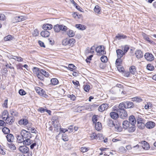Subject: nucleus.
I'll use <instances>...</instances> for the list:
<instances>
[{
    "label": "nucleus",
    "mask_w": 156,
    "mask_h": 156,
    "mask_svg": "<svg viewBox=\"0 0 156 156\" xmlns=\"http://www.w3.org/2000/svg\"><path fill=\"white\" fill-rule=\"evenodd\" d=\"M76 42V40L73 38L70 39L66 38L62 40V43L63 45H69V46L72 47L74 46Z\"/></svg>",
    "instance_id": "nucleus-1"
},
{
    "label": "nucleus",
    "mask_w": 156,
    "mask_h": 156,
    "mask_svg": "<svg viewBox=\"0 0 156 156\" xmlns=\"http://www.w3.org/2000/svg\"><path fill=\"white\" fill-rule=\"evenodd\" d=\"M54 31L58 33L61 31L66 32L68 29V27L63 24H56L53 27Z\"/></svg>",
    "instance_id": "nucleus-2"
},
{
    "label": "nucleus",
    "mask_w": 156,
    "mask_h": 156,
    "mask_svg": "<svg viewBox=\"0 0 156 156\" xmlns=\"http://www.w3.org/2000/svg\"><path fill=\"white\" fill-rule=\"evenodd\" d=\"M95 51L97 55H98L101 56L106 54L104 47L102 45L99 46L97 47Z\"/></svg>",
    "instance_id": "nucleus-3"
},
{
    "label": "nucleus",
    "mask_w": 156,
    "mask_h": 156,
    "mask_svg": "<svg viewBox=\"0 0 156 156\" xmlns=\"http://www.w3.org/2000/svg\"><path fill=\"white\" fill-rule=\"evenodd\" d=\"M35 90L36 92L41 96L46 97L47 95L45 91L41 88L38 87H35Z\"/></svg>",
    "instance_id": "nucleus-4"
},
{
    "label": "nucleus",
    "mask_w": 156,
    "mask_h": 156,
    "mask_svg": "<svg viewBox=\"0 0 156 156\" xmlns=\"http://www.w3.org/2000/svg\"><path fill=\"white\" fill-rule=\"evenodd\" d=\"M125 102H122L119 104L118 106V108L116 107H114L113 108V111L118 112L119 110H125V109H127L126 104Z\"/></svg>",
    "instance_id": "nucleus-5"
},
{
    "label": "nucleus",
    "mask_w": 156,
    "mask_h": 156,
    "mask_svg": "<svg viewBox=\"0 0 156 156\" xmlns=\"http://www.w3.org/2000/svg\"><path fill=\"white\" fill-rule=\"evenodd\" d=\"M20 134L25 139L31 138V134L30 132L24 129L21 131Z\"/></svg>",
    "instance_id": "nucleus-6"
},
{
    "label": "nucleus",
    "mask_w": 156,
    "mask_h": 156,
    "mask_svg": "<svg viewBox=\"0 0 156 156\" xmlns=\"http://www.w3.org/2000/svg\"><path fill=\"white\" fill-rule=\"evenodd\" d=\"M35 69V72L38 78L41 80H44V78L41 72V69L40 70L39 69L37 68H34Z\"/></svg>",
    "instance_id": "nucleus-7"
},
{
    "label": "nucleus",
    "mask_w": 156,
    "mask_h": 156,
    "mask_svg": "<svg viewBox=\"0 0 156 156\" xmlns=\"http://www.w3.org/2000/svg\"><path fill=\"white\" fill-rule=\"evenodd\" d=\"M113 125L115 128V130L117 132H121L122 129L121 126V124L118 121L116 120L113 123Z\"/></svg>",
    "instance_id": "nucleus-8"
},
{
    "label": "nucleus",
    "mask_w": 156,
    "mask_h": 156,
    "mask_svg": "<svg viewBox=\"0 0 156 156\" xmlns=\"http://www.w3.org/2000/svg\"><path fill=\"white\" fill-rule=\"evenodd\" d=\"M30 138H28L26 139L24 141L23 144L24 145H30L31 144L30 146H35L37 144L35 142L33 143L32 140L30 139Z\"/></svg>",
    "instance_id": "nucleus-9"
},
{
    "label": "nucleus",
    "mask_w": 156,
    "mask_h": 156,
    "mask_svg": "<svg viewBox=\"0 0 156 156\" xmlns=\"http://www.w3.org/2000/svg\"><path fill=\"white\" fill-rule=\"evenodd\" d=\"M15 119L13 116L10 115L5 120L6 123L9 125H12L14 122Z\"/></svg>",
    "instance_id": "nucleus-10"
},
{
    "label": "nucleus",
    "mask_w": 156,
    "mask_h": 156,
    "mask_svg": "<svg viewBox=\"0 0 156 156\" xmlns=\"http://www.w3.org/2000/svg\"><path fill=\"white\" fill-rule=\"evenodd\" d=\"M26 20V17L24 16L15 17L12 20L13 23H17L22 21Z\"/></svg>",
    "instance_id": "nucleus-11"
},
{
    "label": "nucleus",
    "mask_w": 156,
    "mask_h": 156,
    "mask_svg": "<svg viewBox=\"0 0 156 156\" xmlns=\"http://www.w3.org/2000/svg\"><path fill=\"white\" fill-rule=\"evenodd\" d=\"M109 107L108 105L107 104H104L101 105L98 108L99 112H102L106 110Z\"/></svg>",
    "instance_id": "nucleus-12"
},
{
    "label": "nucleus",
    "mask_w": 156,
    "mask_h": 156,
    "mask_svg": "<svg viewBox=\"0 0 156 156\" xmlns=\"http://www.w3.org/2000/svg\"><path fill=\"white\" fill-rule=\"evenodd\" d=\"M145 59L148 61H151L154 60V57L153 55L150 53H146L144 55Z\"/></svg>",
    "instance_id": "nucleus-13"
},
{
    "label": "nucleus",
    "mask_w": 156,
    "mask_h": 156,
    "mask_svg": "<svg viewBox=\"0 0 156 156\" xmlns=\"http://www.w3.org/2000/svg\"><path fill=\"white\" fill-rule=\"evenodd\" d=\"M9 116V112L7 110H4L1 114L2 118L3 120L5 121Z\"/></svg>",
    "instance_id": "nucleus-14"
},
{
    "label": "nucleus",
    "mask_w": 156,
    "mask_h": 156,
    "mask_svg": "<svg viewBox=\"0 0 156 156\" xmlns=\"http://www.w3.org/2000/svg\"><path fill=\"white\" fill-rule=\"evenodd\" d=\"M42 28L44 30L47 31L53 28V26L50 24L46 23L43 25Z\"/></svg>",
    "instance_id": "nucleus-15"
},
{
    "label": "nucleus",
    "mask_w": 156,
    "mask_h": 156,
    "mask_svg": "<svg viewBox=\"0 0 156 156\" xmlns=\"http://www.w3.org/2000/svg\"><path fill=\"white\" fill-rule=\"evenodd\" d=\"M155 123L152 121H149L145 124L146 127L148 129H151L153 128L155 126Z\"/></svg>",
    "instance_id": "nucleus-16"
},
{
    "label": "nucleus",
    "mask_w": 156,
    "mask_h": 156,
    "mask_svg": "<svg viewBox=\"0 0 156 156\" xmlns=\"http://www.w3.org/2000/svg\"><path fill=\"white\" fill-rule=\"evenodd\" d=\"M112 112L110 113V115L111 117L114 119H116L119 117L118 113L116 111Z\"/></svg>",
    "instance_id": "nucleus-17"
},
{
    "label": "nucleus",
    "mask_w": 156,
    "mask_h": 156,
    "mask_svg": "<svg viewBox=\"0 0 156 156\" xmlns=\"http://www.w3.org/2000/svg\"><path fill=\"white\" fill-rule=\"evenodd\" d=\"M129 72L132 74L135 75L137 72L136 67L134 66H132L129 68Z\"/></svg>",
    "instance_id": "nucleus-18"
},
{
    "label": "nucleus",
    "mask_w": 156,
    "mask_h": 156,
    "mask_svg": "<svg viewBox=\"0 0 156 156\" xmlns=\"http://www.w3.org/2000/svg\"><path fill=\"white\" fill-rule=\"evenodd\" d=\"M29 122L27 119H22L19 120L18 122V124L20 125H27Z\"/></svg>",
    "instance_id": "nucleus-19"
},
{
    "label": "nucleus",
    "mask_w": 156,
    "mask_h": 156,
    "mask_svg": "<svg viewBox=\"0 0 156 156\" xmlns=\"http://www.w3.org/2000/svg\"><path fill=\"white\" fill-rule=\"evenodd\" d=\"M129 122L131 124L135 125L136 123V121L134 116L133 115H131L129 117Z\"/></svg>",
    "instance_id": "nucleus-20"
},
{
    "label": "nucleus",
    "mask_w": 156,
    "mask_h": 156,
    "mask_svg": "<svg viewBox=\"0 0 156 156\" xmlns=\"http://www.w3.org/2000/svg\"><path fill=\"white\" fill-rule=\"evenodd\" d=\"M116 52L118 58H121L125 55L122 50L120 49H117Z\"/></svg>",
    "instance_id": "nucleus-21"
},
{
    "label": "nucleus",
    "mask_w": 156,
    "mask_h": 156,
    "mask_svg": "<svg viewBox=\"0 0 156 156\" xmlns=\"http://www.w3.org/2000/svg\"><path fill=\"white\" fill-rule=\"evenodd\" d=\"M41 35L43 37H48L50 34V33L48 31L44 30L42 31L40 33Z\"/></svg>",
    "instance_id": "nucleus-22"
},
{
    "label": "nucleus",
    "mask_w": 156,
    "mask_h": 156,
    "mask_svg": "<svg viewBox=\"0 0 156 156\" xmlns=\"http://www.w3.org/2000/svg\"><path fill=\"white\" fill-rule=\"evenodd\" d=\"M11 58L14 59L18 62H21L23 61V58L20 56L11 55Z\"/></svg>",
    "instance_id": "nucleus-23"
},
{
    "label": "nucleus",
    "mask_w": 156,
    "mask_h": 156,
    "mask_svg": "<svg viewBox=\"0 0 156 156\" xmlns=\"http://www.w3.org/2000/svg\"><path fill=\"white\" fill-rule=\"evenodd\" d=\"M95 124V128L97 130L99 131L102 129V126L101 122H98Z\"/></svg>",
    "instance_id": "nucleus-24"
},
{
    "label": "nucleus",
    "mask_w": 156,
    "mask_h": 156,
    "mask_svg": "<svg viewBox=\"0 0 156 156\" xmlns=\"http://www.w3.org/2000/svg\"><path fill=\"white\" fill-rule=\"evenodd\" d=\"M19 150L23 153H27L29 151L28 147H19Z\"/></svg>",
    "instance_id": "nucleus-25"
},
{
    "label": "nucleus",
    "mask_w": 156,
    "mask_h": 156,
    "mask_svg": "<svg viewBox=\"0 0 156 156\" xmlns=\"http://www.w3.org/2000/svg\"><path fill=\"white\" fill-rule=\"evenodd\" d=\"M101 9L98 5H96L94 9V10L95 13L97 14H99L101 13Z\"/></svg>",
    "instance_id": "nucleus-26"
},
{
    "label": "nucleus",
    "mask_w": 156,
    "mask_h": 156,
    "mask_svg": "<svg viewBox=\"0 0 156 156\" xmlns=\"http://www.w3.org/2000/svg\"><path fill=\"white\" fill-rule=\"evenodd\" d=\"M135 54L136 57L138 58H141L143 56V53L140 50L136 51L135 53Z\"/></svg>",
    "instance_id": "nucleus-27"
},
{
    "label": "nucleus",
    "mask_w": 156,
    "mask_h": 156,
    "mask_svg": "<svg viewBox=\"0 0 156 156\" xmlns=\"http://www.w3.org/2000/svg\"><path fill=\"white\" fill-rule=\"evenodd\" d=\"M6 138L8 141L11 143H12L14 139V137L12 134H9L6 136Z\"/></svg>",
    "instance_id": "nucleus-28"
},
{
    "label": "nucleus",
    "mask_w": 156,
    "mask_h": 156,
    "mask_svg": "<svg viewBox=\"0 0 156 156\" xmlns=\"http://www.w3.org/2000/svg\"><path fill=\"white\" fill-rule=\"evenodd\" d=\"M73 17L75 19H81L83 17V15L81 14H79L77 12H75L72 14Z\"/></svg>",
    "instance_id": "nucleus-29"
},
{
    "label": "nucleus",
    "mask_w": 156,
    "mask_h": 156,
    "mask_svg": "<svg viewBox=\"0 0 156 156\" xmlns=\"http://www.w3.org/2000/svg\"><path fill=\"white\" fill-rule=\"evenodd\" d=\"M120 115L122 118H124L127 117L128 114L125 110L120 111Z\"/></svg>",
    "instance_id": "nucleus-30"
},
{
    "label": "nucleus",
    "mask_w": 156,
    "mask_h": 156,
    "mask_svg": "<svg viewBox=\"0 0 156 156\" xmlns=\"http://www.w3.org/2000/svg\"><path fill=\"white\" fill-rule=\"evenodd\" d=\"M127 36L126 35H124L123 34H118L115 37V39H118V40H121L122 39H124L126 38Z\"/></svg>",
    "instance_id": "nucleus-31"
},
{
    "label": "nucleus",
    "mask_w": 156,
    "mask_h": 156,
    "mask_svg": "<svg viewBox=\"0 0 156 156\" xmlns=\"http://www.w3.org/2000/svg\"><path fill=\"white\" fill-rule=\"evenodd\" d=\"M50 84L53 85H55L59 83V81L56 78H53L51 80Z\"/></svg>",
    "instance_id": "nucleus-32"
},
{
    "label": "nucleus",
    "mask_w": 156,
    "mask_h": 156,
    "mask_svg": "<svg viewBox=\"0 0 156 156\" xmlns=\"http://www.w3.org/2000/svg\"><path fill=\"white\" fill-rule=\"evenodd\" d=\"M135 125L131 124L129 125V126L128 127V131L129 132L132 133L135 131L136 129Z\"/></svg>",
    "instance_id": "nucleus-33"
},
{
    "label": "nucleus",
    "mask_w": 156,
    "mask_h": 156,
    "mask_svg": "<svg viewBox=\"0 0 156 156\" xmlns=\"http://www.w3.org/2000/svg\"><path fill=\"white\" fill-rule=\"evenodd\" d=\"M129 123L126 120L124 121L123 122L122 126L125 129H127L129 126Z\"/></svg>",
    "instance_id": "nucleus-34"
},
{
    "label": "nucleus",
    "mask_w": 156,
    "mask_h": 156,
    "mask_svg": "<svg viewBox=\"0 0 156 156\" xmlns=\"http://www.w3.org/2000/svg\"><path fill=\"white\" fill-rule=\"evenodd\" d=\"M126 103V108H133L134 107V104L132 102H127Z\"/></svg>",
    "instance_id": "nucleus-35"
},
{
    "label": "nucleus",
    "mask_w": 156,
    "mask_h": 156,
    "mask_svg": "<svg viewBox=\"0 0 156 156\" xmlns=\"http://www.w3.org/2000/svg\"><path fill=\"white\" fill-rule=\"evenodd\" d=\"M75 27L76 28L81 30H84L86 28V27L85 26L81 24H76Z\"/></svg>",
    "instance_id": "nucleus-36"
},
{
    "label": "nucleus",
    "mask_w": 156,
    "mask_h": 156,
    "mask_svg": "<svg viewBox=\"0 0 156 156\" xmlns=\"http://www.w3.org/2000/svg\"><path fill=\"white\" fill-rule=\"evenodd\" d=\"M10 113L12 115L17 116L18 115V113L14 109H12L10 110Z\"/></svg>",
    "instance_id": "nucleus-37"
},
{
    "label": "nucleus",
    "mask_w": 156,
    "mask_h": 156,
    "mask_svg": "<svg viewBox=\"0 0 156 156\" xmlns=\"http://www.w3.org/2000/svg\"><path fill=\"white\" fill-rule=\"evenodd\" d=\"M89 136L91 140L97 139L98 134L95 132H93L90 134Z\"/></svg>",
    "instance_id": "nucleus-38"
},
{
    "label": "nucleus",
    "mask_w": 156,
    "mask_h": 156,
    "mask_svg": "<svg viewBox=\"0 0 156 156\" xmlns=\"http://www.w3.org/2000/svg\"><path fill=\"white\" fill-rule=\"evenodd\" d=\"M132 101L136 102H141L143 100L140 98L136 97L132 98Z\"/></svg>",
    "instance_id": "nucleus-39"
},
{
    "label": "nucleus",
    "mask_w": 156,
    "mask_h": 156,
    "mask_svg": "<svg viewBox=\"0 0 156 156\" xmlns=\"http://www.w3.org/2000/svg\"><path fill=\"white\" fill-rule=\"evenodd\" d=\"M145 122H142L140 123H137V126L138 127L141 129H143L144 128L145 126Z\"/></svg>",
    "instance_id": "nucleus-40"
},
{
    "label": "nucleus",
    "mask_w": 156,
    "mask_h": 156,
    "mask_svg": "<svg viewBox=\"0 0 156 156\" xmlns=\"http://www.w3.org/2000/svg\"><path fill=\"white\" fill-rule=\"evenodd\" d=\"M67 34L68 36L70 37H73L75 35L74 32L72 30H69L67 32Z\"/></svg>",
    "instance_id": "nucleus-41"
},
{
    "label": "nucleus",
    "mask_w": 156,
    "mask_h": 156,
    "mask_svg": "<svg viewBox=\"0 0 156 156\" xmlns=\"http://www.w3.org/2000/svg\"><path fill=\"white\" fill-rule=\"evenodd\" d=\"M122 60L121 58H118L116 60L115 64L116 66L121 65L122 63Z\"/></svg>",
    "instance_id": "nucleus-42"
},
{
    "label": "nucleus",
    "mask_w": 156,
    "mask_h": 156,
    "mask_svg": "<svg viewBox=\"0 0 156 156\" xmlns=\"http://www.w3.org/2000/svg\"><path fill=\"white\" fill-rule=\"evenodd\" d=\"M147 69L149 70L153 71L154 69V68L152 64H148L147 66Z\"/></svg>",
    "instance_id": "nucleus-43"
},
{
    "label": "nucleus",
    "mask_w": 156,
    "mask_h": 156,
    "mask_svg": "<svg viewBox=\"0 0 156 156\" xmlns=\"http://www.w3.org/2000/svg\"><path fill=\"white\" fill-rule=\"evenodd\" d=\"M136 121L137 123H138L144 122H145V120L140 116H138L137 118Z\"/></svg>",
    "instance_id": "nucleus-44"
},
{
    "label": "nucleus",
    "mask_w": 156,
    "mask_h": 156,
    "mask_svg": "<svg viewBox=\"0 0 156 156\" xmlns=\"http://www.w3.org/2000/svg\"><path fill=\"white\" fill-rule=\"evenodd\" d=\"M53 125L54 128H58L59 125V123L58 120H55L53 121Z\"/></svg>",
    "instance_id": "nucleus-45"
},
{
    "label": "nucleus",
    "mask_w": 156,
    "mask_h": 156,
    "mask_svg": "<svg viewBox=\"0 0 156 156\" xmlns=\"http://www.w3.org/2000/svg\"><path fill=\"white\" fill-rule=\"evenodd\" d=\"M42 73H43V76H45V77H49L50 75L48 73L46 72L44 69H41Z\"/></svg>",
    "instance_id": "nucleus-46"
},
{
    "label": "nucleus",
    "mask_w": 156,
    "mask_h": 156,
    "mask_svg": "<svg viewBox=\"0 0 156 156\" xmlns=\"http://www.w3.org/2000/svg\"><path fill=\"white\" fill-rule=\"evenodd\" d=\"M101 61L103 62L106 63L108 61V58L105 55H103L101 58Z\"/></svg>",
    "instance_id": "nucleus-47"
},
{
    "label": "nucleus",
    "mask_w": 156,
    "mask_h": 156,
    "mask_svg": "<svg viewBox=\"0 0 156 156\" xmlns=\"http://www.w3.org/2000/svg\"><path fill=\"white\" fill-rule=\"evenodd\" d=\"M2 131L5 134H7L10 132L9 129L7 127H4L3 128Z\"/></svg>",
    "instance_id": "nucleus-48"
},
{
    "label": "nucleus",
    "mask_w": 156,
    "mask_h": 156,
    "mask_svg": "<svg viewBox=\"0 0 156 156\" xmlns=\"http://www.w3.org/2000/svg\"><path fill=\"white\" fill-rule=\"evenodd\" d=\"M139 144H141L142 146H149V144L146 141L143 140L141 141Z\"/></svg>",
    "instance_id": "nucleus-49"
},
{
    "label": "nucleus",
    "mask_w": 156,
    "mask_h": 156,
    "mask_svg": "<svg viewBox=\"0 0 156 156\" xmlns=\"http://www.w3.org/2000/svg\"><path fill=\"white\" fill-rule=\"evenodd\" d=\"M68 67L71 71H73V70L76 69L77 67L73 64H69L68 66Z\"/></svg>",
    "instance_id": "nucleus-50"
},
{
    "label": "nucleus",
    "mask_w": 156,
    "mask_h": 156,
    "mask_svg": "<svg viewBox=\"0 0 156 156\" xmlns=\"http://www.w3.org/2000/svg\"><path fill=\"white\" fill-rule=\"evenodd\" d=\"M98 116L96 115H94L92 117V120L94 124L96 122L98 121Z\"/></svg>",
    "instance_id": "nucleus-51"
},
{
    "label": "nucleus",
    "mask_w": 156,
    "mask_h": 156,
    "mask_svg": "<svg viewBox=\"0 0 156 156\" xmlns=\"http://www.w3.org/2000/svg\"><path fill=\"white\" fill-rule=\"evenodd\" d=\"M116 66L119 72H124V68L121 65L117 66Z\"/></svg>",
    "instance_id": "nucleus-52"
},
{
    "label": "nucleus",
    "mask_w": 156,
    "mask_h": 156,
    "mask_svg": "<svg viewBox=\"0 0 156 156\" xmlns=\"http://www.w3.org/2000/svg\"><path fill=\"white\" fill-rule=\"evenodd\" d=\"M28 130L30 131L32 133L36 134L37 133V131L35 129L34 127H32V126L31 127H29Z\"/></svg>",
    "instance_id": "nucleus-53"
},
{
    "label": "nucleus",
    "mask_w": 156,
    "mask_h": 156,
    "mask_svg": "<svg viewBox=\"0 0 156 156\" xmlns=\"http://www.w3.org/2000/svg\"><path fill=\"white\" fill-rule=\"evenodd\" d=\"M24 138L23 137H21L20 136H18L17 138V141L19 143H21L22 142H24Z\"/></svg>",
    "instance_id": "nucleus-54"
},
{
    "label": "nucleus",
    "mask_w": 156,
    "mask_h": 156,
    "mask_svg": "<svg viewBox=\"0 0 156 156\" xmlns=\"http://www.w3.org/2000/svg\"><path fill=\"white\" fill-rule=\"evenodd\" d=\"M68 97L73 101H75L76 99V97L73 94H69L68 95Z\"/></svg>",
    "instance_id": "nucleus-55"
},
{
    "label": "nucleus",
    "mask_w": 156,
    "mask_h": 156,
    "mask_svg": "<svg viewBox=\"0 0 156 156\" xmlns=\"http://www.w3.org/2000/svg\"><path fill=\"white\" fill-rule=\"evenodd\" d=\"M5 149L3 147H0V153L3 155L5 154Z\"/></svg>",
    "instance_id": "nucleus-56"
},
{
    "label": "nucleus",
    "mask_w": 156,
    "mask_h": 156,
    "mask_svg": "<svg viewBox=\"0 0 156 156\" xmlns=\"http://www.w3.org/2000/svg\"><path fill=\"white\" fill-rule=\"evenodd\" d=\"M104 139L103 135L101 134L98 133V134L97 139L101 141H103Z\"/></svg>",
    "instance_id": "nucleus-57"
},
{
    "label": "nucleus",
    "mask_w": 156,
    "mask_h": 156,
    "mask_svg": "<svg viewBox=\"0 0 156 156\" xmlns=\"http://www.w3.org/2000/svg\"><path fill=\"white\" fill-rule=\"evenodd\" d=\"M13 38L12 37L11 35H8L4 37V40L5 41H8L12 40Z\"/></svg>",
    "instance_id": "nucleus-58"
},
{
    "label": "nucleus",
    "mask_w": 156,
    "mask_h": 156,
    "mask_svg": "<svg viewBox=\"0 0 156 156\" xmlns=\"http://www.w3.org/2000/svg\"><path fill=\"white\" fill-rule=\"evenodd\" d=\"M19 94L22 96L25 95L26 94V92L23 89H20L19 91Z\"/></svg>",
    "instance_id": "nucleus-59"
},
{
    "label": "nucleus",
    "mask_w": 156,
    "mask_h": 156,
    "mask_svg": "<svg viewBox=\"0 0 156 156\" xmlns=\"http://www.w3.org/2000/svg\"><path fill=\"white\" fill-rule=\"evenodd\" d=\"M62 139L64 141H67L69 140V138L65 134H62Z\"/></svg>",
    "instance_id": "nucleus-60"
},
{
    "label": "nucleus",
    "mask_w": 156,
    "mask_h": 156,
    "mask_svg": "<svg viewBox=\"0 0 156 156\" xmlns=\"http://www.w3.org/2000/svg\"><path fill=\"white\" fill-rule=\"evenodd\" d=\"M116 87L120 88L119 90L120 91H121V90H122L123 88H124L123 85L120 84H117L116 85Z\"/></svg>",
    "instance_id": "nucleus-61"
},
{
    "label": "nucleus",
    "mask_w": 156,
    "mask_h": 156,
    "mask_svg": "<svg viewBox=\"0 0 156 156\" xmlns=\"http://www.w3.org/2000/svg\"><path fill=\"white\" fill-rule=\"evenodd\" d=\"M39 34V32L38 30L37 29L35 30H34V32L33 33V35L35 37H37L38 36Z\"/></svg>",
    "instance_id": "nucleus-62"
},
{
    "label": "nucleus",
    "mask_w": 156,
    "mask_h": 156,
    "mask_svg": "<svg viewBox=\"0 0 156 156\" xmlns=\"http://www.w3.org/2000/svg\"><path fill=\"white\" fill-rule=\"evenodd\" d=\"M84 89L85 91L87 92H89L90 89V86L88 85H85L84 87Z\"/></svg>",
    "instance_id": "nucleus-63"
},
{
    "label": "nucleus",
    "mask_w": 156,
    "mask_h": 156,
    "mask_svg": "<svg viewBox=\"0 0 156 156\" xmlns=\"http://www.w3.org/2000/svg\"><path fill=\"white\" fill-rule=\"evenodd\" d=\"M150 107H152V105L150 102L147 103L144 106V108L146 109H148Z\"/></svg>",
    "instance_id": "nucleus-64"
}]
</instances>
